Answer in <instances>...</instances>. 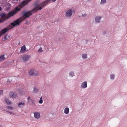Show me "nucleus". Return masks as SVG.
Wrapping results in <instances>:
<instances>
[{"mask_svg":"<svg viewBox=\"0 0 127 127\" xmlns=\"http://www.w3.org/2000/svg\"><path fill=\"white\" fill-rule=\"evenodd\" d=\"M46 3H47V1H45L42 4H40V6H38L35 7L31 11L24 13L22 16L21 17V18L23 21L27 18L28 17L32 15L33 13H35L38 10H41L42 7L46 5Z\"/></svg>","mask_w":127,"mask_h":127,"instance_id":"f257e3e1","label":"nucleus"},{"mask_svg":"<svg viewBox=\"0 0 127 127\" xmlns=\"http://www.w3.org/2000/svg\"><path fill=\"white\" fill-rule=\"evenodd\" d=\"M11 14H9V13L7 15H6L5 13L4 12L0 14V16L2 18L0 19L1 20V21H2V22L12 16H11Z\"/></svg>","mask_w":127,"mask_h":127,"instance_id":"f03ea898","label":"nucleus"},{"mask_svg":"<svg viewBox=\"0 0 127 127\" xmlns=\"http://www.w3.org/2000/svg\"><path fill=\"white\" fill-rule=\"evenodd\" d=\"M21 3L19 4L18 7H15V9L14 10L9 12V14H11V16H12L18 12V11H20L21 9L23 7L22 5H20Z\"/></svg>","mask_w":127,"mask_h":127,"instance_id":"7ed1b4c3","label":"nucleus"},{"mask_svg":"<svg viewBox=\"0 0 127 127\" xmlns=\"http://www.w3.org/2000/svg\"><path fill=\"white\" fill-rule=\"evenodd\" d=\"M23 21V19H22L21 17H20L15 20L13 22L11 23L10 24V25L11 26H13V27L18 25H19L21 22Z\"/></svg>","mask_w":127,"mask_h":127,"instance_id":"20e7f679","label":"nucleus"},{"mask_svg":"<svg viewBox=\"0 0 127 127\" xmlns=\"http://www.w3.org/2000/svg\"><path fill=\"white\" fill-rule=\"evenodd\" d=\"M13 28V27L11 26L10 25L8 26L6 28H4L0 32V36L2 34H3L6 33L8 30Z\"/></svg>","mask_w":127,"mask_h":127,"instance_id":"39448f33","label":"nucleus"},{"mask_svg":"<svg viewBox=\"0 0 127 127\" xmlns=\"http://www.w3.org/2000/svg\"><path fill=\"white\" fill-rule=\"evenodd\" d=\"M29 75L31 76H37L38 74L37 72L34 69L30 70L29 72Z\"/></svg>","mask_w":127,"mask_h":127,"instance_id":"423d86ee","label":"nucleus"},{"mask_svg":"<svg viewBox=\"0 0 127 127\" xmlns=\"http://www.w3.org/2000/svg\"><path fill=\"white\" fill-rule=\"evenodd\" d=\"M73 11L71 9H70L67 10L65 13V16L67 17H69L72 15Z\"/></svg>","mask_w":127,"mask_h":127,"instance_id":"0eeeda50","label":"nucleus"},{"mask_svg":"<svg viewBox=\"0 0 127 127\" xmlns=\"http://www.w3.org/2000/svg\"><path fill=\"white\" fill-rule=\"evenodd\" d=\"M30 56L28 55H24L22 57V59L24 61H27L30 58Z\"/></svg>","mask_w":127,"mask_h":127,"instance_id":"6e6552de","label":"nucleus"},{"mask_svg":"<svg viewBox=\"0 0 127 127\" xmlns=\"http://www.w3.org/2000/svg\"><path fill=\"white\" fill-rule=\"evenodd\" d=\"M32 0H26L23 1L21 3L20 5H22V7L27 4L29 2L31 1Z\"/></svg>","mask_w":127,"mask_h":127,"instance_id":"1a4fd4ad","label":"nucleus"},{"mask_svg":"<svg viewBox=\"0 0 127 127\" xmlns=\"http://www.w3.org/2000/svg\"><path fill=\"white\" fill-rule=\"evenodd\" d=\"M9 95L10 97H15L17 96V95L16 93L12 92H9Z\"/></svg>","mask_w":127,"mask_h":127,"instance_id":"9d476101","label":"nucleus"},{"mask_svg":"<svg viewBox=\"0 0 127 127\" xmlns=\"http://www.w3.org/2000/svg\"><path fill=\"white\" fill-rule=\"evenodd\" d=\"M87 82L86 81L83 82L81 85V87L83 89H85L87 87Z\"/></svg>","mask_w":127,"mask_h":127,"instance_id":"9b49d317","label":"nucleus"},{"mask_svg":"<svg viewBox=\"0 0 127 127\" xmlns=\"http://www.w3.org/2000/svg\"><path fill=\"white\" fill-rule=\"evenodd\" d=\"M34 117L37 119L39 118L40 117V114L38 112H35L34 113Z\"/></svg>","mask_w":127,"mask_h":127,"instance_id":"f8f14e48","label":"nucleus"},{"mask_svg":"<svg viewBox=\"0 0 127 127\" xmlns=\"http://www.w3.org/2000/svg\"><path fill=\"white\" fill-rule=\"evenodd\" d=\"M26 51V48L25 46H22L21 48L20 52L21 53H24Z\"/></svg>","mask_w":127,"mask_h":127,"instance_id":"ddd939ff","label":"nucleus"},{"mask_svg":"<svg viewBox=\"0 0 127 127\" xmlns=\"http://www.w3.org/2000/svg\"><path fill=\"white\" fill-rule=\"evenodd\" d=\"M5 60L4 55H2L0 56V62H1Z\"/></svg>","mask_w":127,"mask_h":127,"instance_id":"4468645a","label":"nucleus"},{"mask_svg":"<svg viewBox=\"0 0 127 127\" xmlns=\"http://www.w3.org/2000/svg\"><path fill=\"white\" fill-rule=\"evenodd\" d=\"M69 112V109L68 107L65 108L64 110V112L65 114H68Z\"/></svg>","mask_w":127,"mask_h":127,"instance_id":"2eb2a0df","label":"nucleus"},{"mask_svg":"<svg viewBox=\"0 0 127 127\" xmlns=\"http://www.w3.org/2000/svg\"><path fill=\"white\" fill-rule=\"evenodd\" d=\"M101 17L99 16H97L95 18V21L97 22H99L100 21Z\"/></svg>","mask_w":127,"mask_h":127,"instance_id":"dca6fc26","label":"nucleus"},{"mask_svg":"<svg viewBox=\"0 0 127 127\" xmlns=\"http://www.w3.org/2000/svg\"><path fill=\"white\" fill-rule=\"evenodd\" d=\"M25 104L24 102H19L18 103V105L19 107H21L23 106Z\"/></svg>","mask_w":127,"mask_h":127,"instance_id":"f3484780","label":"nucleus"},{"mask_svg":"<svg viewBox=\"0 0 127 127\" xmlns=\"http://www.w3.org/2000/svg\"><path fill=\"white\" fill-rule=\"evenodd\" d=\"M5 101L6 103L8 105L10 104L11 103V102L7 98L5 99Z\"/></svg>","mask_w":127,"mask_h":127,"instance_id":"a211bd4d","label":"nucleus"},{"mask_svg":"<svg viewBox=\"0 0 127 127\" xmlns=\"http://www.w3.org/2000/svg\"><path fill=\"white\" fill-rule=\"evenodd\" d=\"M106 0H101L100 4H104L106 2Z\"/></svg>","mask_w":127,"mask_h":127,"instance_id":"6ab92c4d","label":"nucleus"},{"mask_svg":"<svg viewBox=\"0 0 127 127\" xmlns=\"http://www.w3.org/2000/svg\"><path fill=\"white\" fill-rule=\"evenodd\" d=\"M87 54H83L82 55V57L83 59H85L87 58Z\"/></svg>","mask_w":127,"mask_h":127,"instance_id":"aec40b11","label":"nucleus"},{"mask_svg":"<svg viewBox=\"0 0 127 127\" xmlns=\"http://www.w3.org/2000/svg\"><path fill=\"white\" fill-rule=\"evenodd\" d=\"M6 108L9 110H13V108L11 106H6Z\"/></svg>","mask_w":127,"mask_h":127,"instance_id":"412c9836","label":"nucleus"},{"mask_svg":"<svg viewBox=\"0 0 127 127\" xmlns=\"http://www.w3.org/2000/svg\"><path fill=\"white\" fill-rule=\"evenodd\" d=\"M38 90L36 87H34L33 89V91L35 93H36L38 92Z\"/></svg>","mask_w":127,"mask_h":127,"instance_id":"4be33fe9","label":"nucleus"},{"mask_svg":"<svg viewBox=\"0 0 127 127\" xmlns=\"http://www.w3.org/2000/svg\"><path fill=\"white\" fill-rule=\"evenodd\" d=\"M39 103L41 104L43 102V100L42 99V97H41L40 98V100L39 101Z\"/></svg>","mask_w":127,"mask_h":127,"instance_id":"5701e85b","label":"nucleus"},{"mask_svg":"<svg viewBox=\"0 0 127 127\" xmlns=\"http://www.w3.org/2000/svg\"><path fill=\"white\" fill-rule=\"evenodd\" d=\"M69 75L70 76L72 77L74 75V73L73 72H71L69 73Z\"/></svg>","mask_w":127,"mask_h":127,"instance_id":"b1692460","label":"nucleus"},{"mask_svg":"<svg viewBox=\"0 0 127 127\" xmlns=\"http://www.w3.org/2000/svg\"><path fill=\"white\" fill-rule=\"evenodd\" d=\"M43 51L42 50V48L41 47H40L39 49L38 50V52H41Z\"/></svg>","mask_w":127,"mask_h":127,"instance_id":"393cba45","label":"nucleus"},{"mask_svg":"<svg viewBox=\"0 0 127 127\" xmlns=\"http://www.w3.org/2000/svg\"><path fill=\"white\" fill-rule=\"evenodd\" d=\"M7 36L5 35L3 37V40H7V39L6 38Z\"/></svg>","mask_w":127,"mask_h":127,"instance_id":"a878e982","label":"nucleus"},{"mask_svg":"<svg viewBox=\"0 0 127 127\" xmlns=\"http://www.w3.org/2000/svg\"><path fill=\"white\" fill-rule=\"evenodd\" d=\"M114 75H112L110 76V78L112 79H113L114 78Z\"/></svg>","mask_w":127,"mask_h":127,"instance_id":"bb28decb","label":"nucleus"},{"mask_svg":"<svg viewBox=\"0 0 127 127\" xmlns=\"http://www.w3.org/2000/svg\"><path fill=\"white\" fill-rule=\"evenodd\" d=\"M3 90H0V95H2L3 94Z\"/></svg>","mask_w":127,"mask_h":127,"instance_id":"cd10ccee","label":"nucleus"},{"mask_svg":"<svg viewBox=\"0 0 127 127\" xmlns=\"http://www.w3.org/2000/svg\"><path fill=\"white\" fill-rule=\"evenodd\" d=\"M87 15L86 14H82V16L83 17H85Z\"/></svg>","mask_w":127,"mask_h":127,"instance_id":"c85d7f7f","label":"nucleus"},{"mask_svg":"<svg viewBox=\"0 0 127 127\" xmlns=\"http://www.w3.org/2000/svg\"><path fill=\"white\" fill-rule=\"evenodd\" d=\"M30 98V96H29L28 98V102L29 103V99Z\"/></svg>","mask_w":127,"mask_h":127,"instance_id":"c756f323","label":"nucleus"},{"mask_svg":"<svg viewBox=\"0 0 127 127\" xmlns=\"http://www.w3.org/2000/svg\"><path fill=\"white\" fill-rule=\"evenodd\" d=\"M7 112H8L10 113V114H13V113L11 111V112H9V111H7Z\"/></svg>","mask_w":127,"mask_h":127,"instance_id":"7c9ffc66","label":"nucleus"},{"mask_svg":"<svg viewBox=\"0 0 127 127\" xmlns=\"http://www.w3.org/2000/svg\"><path fill=\"white\" fill-rule=\"evenodd\" d=\"M56 0H52V1H53V2L55 1H56Z\"/></svg>","mask_w":127,"mask_h":127,"instance_id":"2f4dec72","label":"nucleus"},{"mask_svg":"<svg viewBox=\"0 0 127 127\" xmlns=\"http://www.w3.org/2000/svg\"><path fill=\"white\" fill-rule=\"evenodd\" d=\"M1 8L0 7V11L1 10Z\"/></svg>","mask_w":127,"mask_h":127,"instance_id":"473e14b6","label":"nucleus"},{"mask_svg":"<svg viewBox=\"0 0 127 127\" xmlns=\"http://www.w3.org/2000/svg\"><path fill=\"white\" fill-rule=\"evenodd\" d=\"M1 20L0 19V23H2V21H1Z\"/></svg>","mask_w":127,"mask_h":127,"instance_id":"72a5a7b5","label":"nucleus"},{"mask_svg":"<svg viewBox=\"0 0 127 127\" xmlns=\"http://www.w3.org/2000/svg\"><path fill=\"white\" fill-rule=\"evenodd\" d=\"M20 93L21 94H23L22 93Z\"/></svg>","mask_w":127,"mask_h":127,"instance_id":"f704fd0d","label":"nucleus"},{"mask_svg":"<svg viewBox=\"0 0 127 127\" xmlns=\"http://www.w3.org/2000/svg\"><path fill=\"white\" fill-rule=\"evenodd\" d=\"M88 0V1H90V0Z\"/></svg>","mask_w":127,"mask_h":127,"instance_id":"c9c22d12","label":"nucleus"}]
</instances>
